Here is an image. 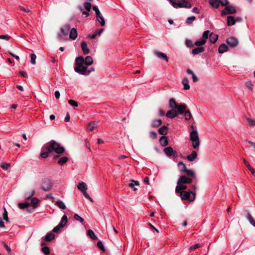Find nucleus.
Masks as SVG:
<instances>
[{
	"mask_svg": "<svg viewBox=\"0 0 255 255\" xmlns=\"http://www.w3.org/2000/svg\"><path fill=\"white\" fill-rule=\"evenodd\" d=\"M186 44L188 47H193L194 45V44L193 45L192 41L190 40H187Z\"/></svg>",
	"mask_w": 255,
	"mask_h": 255,
	"instance_id": "obj_63",
	"label": "nucleus"
},
{
	"mask_svg": "<svg viewBox=\"0 0 255 255\" xmlns=\"http://www.w3.org/2000/svg\"><path fill=\"white\" fill-rule=\"evenodd\" d=\"M29 206V203L28 202L24 203H19L18 204V207L21 209L27 208Z\"/></svg>",
	"mask_w": 255,
	"mask_h": 255,
	"instance_id": "obj_43",
	"label": "nucleus"
},
{
	"mask_svg": "<svg viewBox=\"0 0 255 255\" xmlns=\"http://www.w3.org/2000/svg\"><path fill=\"white\" fill-rule=\"evenodd\" d=\"M159 142L161 146H166L168 143L167 137L165 136H162L159 139Z\"/></svg>",
	"mask_w": 255,
	"mask_h": 255,
	"instance_id": "obj_24",
	"label": "nucleus"
},
{
	"mask_svg": "<svg viewBox=\"0 0 255 255\" xmlns=\"http://www.w3.org/2000/svg\"><path fill=\"white\" fill-rule=\"evenodd\" d=\"M218 35L213 32L210 34L209 39L212 43H215L218 40Z\"/></svg>",
	"mask_w": 255,
	"mask_h": 255,
	"instance_id": "obj_25",
	"label": "nucleus"
},
{
	"mask_svg": "<svg viewBox=\"0 0 255 255\" xmlns=\"http://www.w3.org/2000/svg\"><path fill=\"white\" fill-rule=\"evenodd\" d=\"M75 65L74 70L76 72L83 75H88L91 72L94 71V68L87 70L86 66L84 65V58L83 56H79L75 59Z\"/></svg>",
	"mask_w": 255,
	"mask_h": 255,
	"instance_id": "obj_1",
	"label": "nucleus"
},
{
	"mask_svg": "<svg viewBox=\"0 0 255 255\" xmlns=\"http://www.w3.org/2000/svg\"><path fill=\"white\" fill-rule=\"evenodd\" d=\"M167 118L170 119H173L177 117L178 115L175 110H172L168 111L166 114Z\"/></svg>",
	"mask_w": 255,
	"mask_h": 255,
	"instance_id": "obj_19",
	"label": "nucleus"
},
{
	"mask_svg": "<svg viewBox=\"0 0 255 255\" xmlns=\"http://www.w3.org/2000/svg\"><path fill=\"white\" fill-rule=\"evenodd\" d=\"M67 217L66 215H64L62 216L60 222L58 225H59V226H61L62 228H63L67 224Z\"/></svg>",
	"mask_w": 255,
	"mask_h": 255,
	"instance_id": "obj_28",
	"label": "nucleus"
},
{
	"mask_svg": "<svg viewBox=\"0 0 255 255\" xmlns=\"http://www.w3.org/2000/svg\"><path fill=\"white\" fill-rule=\"evenodd\" d=\"M226 42L231 47H237L239 44L238 39L234 37H230L226 40Z\"/></svg>",
	"mask_w": 255,
	"mask_h": 255,
	"instance_id": "obj_13",
	"label": "nucleus"
},
{
	"mask_svg": "<svg viewBox=\"0 0 255 255\" xmlns=\"http://www.w3.org/2000/svg\"><path fill=\"white\" fill-rule=\"evenodd\" d=\"M42 251L46 255H48L50 253L49 249L47 246L43 247L42 248Z\"/></svg>",
	"mask_w": 255,
	"mask_h": 255,
	"instance_id": "obj_50",
	"label": "nucleus"
},
{
	"mask_svg": "<svg viewBox=\"0 0 255 255\" xmlns=\"http://www.w3.org/2000/svg\"><path fill=\"white\" fill-rule=\"evenodd\" d=\"M200 247V244H196L194 245H193L192 246H191L189 248V250L190 251H192L197 248H198L199 247Z\"/></svg>",
	"mask_w": 255,
	"mask_h": 255,
	"instance_id": "obj_59",
	"label": "nucleus"
},
{
	"mask_svg": "<svg viewBox=\"0 0 255 255\" xmlns=\"http://www.w3.org/2000/svg\"><path fill=\"white\" fill-rule=\"evenodd\" d=\"M77 37V30L75 28H72L69 31V38L72 40H75Z\"/></svg>",
	"mask_w": 255,
	"mask_h": 255,
	"instance_id": "obj_20",
	"label": "nucleus"
},
{
	"mask_svg": "<svg viewBox=\"0 0 255 255\" xmlns=\"http://www.w3.org/2000/svg\"><path fill=\"white\" fill-rule=\"evenodd\" d=\"M197 152L195 151H192L191 153L187 156V158L190 161H193L197 158Z\"/></svg>",
	"mask_w": 255,
	"mask_h": 255,
	"instance_id": "obj_23",
	"label": "nucleus"
},
{
	"mask_svg": "<svg viewBox=\"0 0 255 255\" xmlns=\"http://www.w3.org/2000/svg\"><path fill=\"white\" fill-rule=\"evenodd\" d=\"M78 189L82 192L86 191L87 189V186L84 182H81L77 186Z\"/></svg>",
	"mask_w": 255,
	"mask_h": 255,
	"instance_id": "obj_21",
	"label": "nucleus"
},
{
	"mask_svg": "<svg viewBox=\"0 0 255 255\" xmlns=\"http://www.w3.org/2000/svg\"><path fill=\"white\" fill-rule=\"evenodd\" d=\"M3 218L6 222H8V214L5 208H4V212L3 213Z\"/></svg>",
	"mask_w": 255,
	"mask_h": 255,
	"instance_id": "obj_52",
	"label": "nucleus"
},
{
	"mask_svg": "<svg viewBox=\"0 0 255 255\" xmlns=\"http://www.w3.org/2000/svg\"><path fill=\"white\" fill-rule=\"evenodd\" d=\"M97 20L100 22L101 26H104L105 24V21L103 16L100 14L96 16Z\"/></svg>",
	"mask_w": 255,
	"mask_h": 255,
	"instance_id": "obj_38",
	"label": "nucleus"
},
{
	"mask_svg": "<svg viewBox=\"0 0 255 255\" xmlns=\"http://www.w3.org/2000/svg\"><path fill=\"white\" fill-rule=\"evenodd\" d=\"M167 132V127L163 126L160 128L158 129V132L162 135H165Z\"/></svg>",
	"mask_w": 255,
	"mask_h": 255,
	"instance_id": "obj_39",
	"label": "nucleus"
},
{
	"mask_svg": "<svg viewBox=\"0 0 255 255\" xmlns=\"http://www.w3.org/2000/svg\"><path fill=\"white\" fill-rule=\"evenodd\" d=\"M210 33L209 30L205 31L203 33L202 38L207 41V39L209 37Z\"/></svg>",
	"mask_w": 255,
	"mask_h": 255,
	"instance_id": "obj_45",
	"label": "nucleus"
},
{
	"mask_svg": "<svg viewBox=\"0 0 255 255\" xmlns=\"http://www.w3.org/2000/svg\"><path fill=\"white\" fill-rule=\"evenodd\" d=\"M51 153V152H49L47 150H42L41 149V153L40 154V157L42 158H45L48 157L49 153Z\"/></svg>",
	"mask_w": 255,
	"mask_h": 255,
	"instance_id": "obj_46",
	"label": "nucleus"
},
{
	"mask_svg": "<svg viewBox=\"0 0 255 255\" xmlns=\"http://www.w3.org/2000/svg\"><path fill=\"white\" fill-rule=\"evenodd\" d=\"M36 56L35 54H31L30 55V62L32 64H36Z\"/></svg>",
	"mask_w": 255,
	"mask_h": 255,
	"instance_id": "obj_49",
	"label": "nucleus"
},
{
	"mask_svg": "<svg viewBox=\"0 0 255 255\" xmlns=\"http://www.w3.org/2000/svg\"><path fill=\"white\" fill-rule=\"evenodd\" d=\"M88 235L93 240H97V237L95 234L94 232L91 229L88 230Z\"/></svg>",
	"mask_w": 255,
	"mask_h": 255,
	"instance_id": "obj_42",
	"label": "nucleus"
},
{
	"mask_svg": "<svg viewBox=\"0 0 255 255\" xmlns=\"http://www.w3.org/2000/svg\"><path fill=\"white\" fill-rule=\"evenodd\" d=\"M236 23L235 18L231 15H229L227 17V22L228 26H231L234 25Z\"/></svg>",
	"mask_w": 255,
	"mask_h": 255,
	"instance_id": "obj_22",
	"label": "nucleus"
},
{
	"mask_svg": "<svg viewBox=\"0 0 255 255\" xmlns=\"http://www.w3.org/2000/svg\"><path fill=\"white\" fill-rule=\"evenodd\" d=\"M178 165L179 168V170L181 172H184L187 169L185 164L183 162L180 161L178 162Z\"/></svg>",
	"mask_w": 255,
	"mask_h": 255,
	"instance_id": "obj_37",
	"label": "nucleus"
},
{
	"mask_svg": "<svg viewBox=\"0 0 255 255\" xmlns=\"http://www.w3.org/2000/svg\"><path fill=\"white\" fill-rule=\"evenodd\" d=\"M82 193H83V195L84 196V197H85L86 199H87L89 200H90V201H91V202H93V200H92V199L90 197V196H89V194L87 193V192H86V191L84 192H83Z\"/></svg>",
	"mask_w": 255,
	"mask_h": 255,
	"instance_id": "obj_60",
	"label": "nucleus"
},
{
	"mask_svg": "<svg viewBox=\"0 0 255 255\" xmlns=\"http://www.w3.org/2000/svg\"><path fill=\"white\" fill-rule=\"evenodd\" d=\"M186 120H189L192 118V115L189 110H186L184 113Z\"/></svg>",
	"mask_w": 255,
	"mask_h": 255,
	"instance_id": "obj_44",
	"label": "nucleus"
},
{
	"mask_svg": "<svg viewBox=\"0 0 255 255\" xmlns=\"http://www.w3.org/2000/svg\"><path fill=\"white\" fill-rule=\"evenodd\" d=\"M93 63V60L91 56H87L85 59H84V64L86 67L91 65Z\"/></svg>",
	"mask_w": 255,
	"mask_h": 255,
	"instance_id": "obj_18",
	"label": "nucleus"
},
{
	"mask_svg": "<svg viewBox=\"0 0 255 255\" xmlns=\"http://www.w3.org/2000/svg\"><path fill=\"white\" fill-rule=\"evenodd\" d=\"M97 127V123L95 122H91L87 125V129L89 131H92Z\"/></svg>",
	"mask_w": 255,
	"mask_h": 255,
	"instance_id": "obj_27",
	"label": "nucleus"
},
{
	"mask_svg": "<svg viewBox=\"0 0 255 255\" xmlns=\"http://www.w3.org/2000/svg\"><path fill=\"white\" fill-rule=\"evenodd\" d=\"M184 172L185 173V174L187 176V177L192 178L194 177L195 176V173L193 170L188 169L187 168L186 170Z\"/></svg>",
	"mask_w": 255,
	"mask_h": 255,
	"instance_id": "obj_32",
	"label": "nucleus"
},
{
	"mask_svg": "<svg viewBox=\"0 0 255 255\" xmlns=\"http://www.w3.org/2000/svg\"><path fill=\"white\" fill-rule=\"evenodd\" d=\"M193 181V178L187 177L185 175H181L179 177L177 184H190Z\"/></svg>",
	"mask_w": 255,
	"mask_h": 255,
	"instance_id": "obj_11",
	"label": "nucleus"
},
{
	"mask_svg": "<svg viewBox=\"0 0 255 255\" xmlns=\"http://www.w3.org/2000/svg\"><path fill=\"white\" fill-rule=\"evenodd\" d=\"M62 228L61 226H59V225H58L57 226L54 228L53 229V232L54 233H57Z\"/></svg>",
	"mask_w": 255,
	"mask_h": 255,
	"instance_id": "obj_61",
	"label": "nucleus"
},
{
	"mask_svg": "<svg viewBox=\"0 0 255 255\" xmlns=\"http://www.w3.org/2000/svg\"><path fill=\"white\" fill-rule=\"evenodd\" d=\"M170 2L174 7L190 8L191 4L185 0H169Z\"/></svg>",
	"mask_w": 255,
	"mask_h": 255,
	"instance_id": "obj_5",
	"label": "nucleus"
},
{
	"mask_svg": "<svg viewBox=\"0 0 255 255\" xmlns=\"http://www.w3.org/2000/svg\"><path fill=\"white\" fill-rule=\"evenodd\" d=\"M190 139L192 141V147L194 149H197L200 146V142L199 135L196 130L193 129L190 133Z\"/></svg>",
	"mask_w": 255,
	"mask_h": 255,
	"instance_id": "obj_4",
	"label": "nucleus"
},
{
	"mask_svg": "<svg viewBox=\"0 0 255 255\" xmlns=\"http://www.w3.org/2000/svg\"><path fill=\"white\" fill-rule=\"evenodd\" d=\"M74 218L75 220L80 222L81 223H82L84 222V219H83L82 217H81L77 214H75L74 215Z\"/></svg>",
	"mask_w": 255,
	"mask_h": 255,
	"instance_id": "obj_51",
	"label": "nucleus"
},
{
	"mask_svg": "<svg viewBox=\"0 0 255 255\" xmlns=\"http://www.w3.org/2000/svg\"><path fill=\"white\" fill-rule=\"evenodd\" d=\"M1 167L4 169H8L10 167L9 163H2L1 164Z\"/></svg>",
	"mask_w": 255,
	"mask_h": 255,
	"instance_id": "obj_57",
	"label": "nucleus"
},
{
	"mask_svg": "<svg viewBox=\"0 0 255 255\" xmlns=\"http://www.w3.org/2000/svg\"><path fill=\"white\" fill-rule=\"evenodd\" d=\"M187 188V186L184 184H177L175 188V192L176 193H179L180 194V192L184 191L183 190L186 189Z\"/></svg>",
	"mask_w": 255,
	"mask_h": 255,
	"instance_id": "obj_16",
	"label": "nucleus"
},
{
	"mask_svg": "<svg viewBox=\"0 0 255 255\" xmlns=\"http://www.w3.org/2000/svg\"><path fill=\"white\" fill-rule=\"evenodd\" d=\"M236 12L237 10L235 6L228 4L221 11V15L222 16H223L227 14H234Z\"/></svg>",
	"mask_w": 255,
	"mask_h": 255,
	"instance_id": "obj_7",
	"label": "nucleus"
},
{
	"mask_svg": "<svg viewBox=\"0 0 255 255\" xmlns=\"http://www.w3.org/2000/svg\"><path fill=\"white\" fill-rule=\"evenodd\" d=\"M79 9L82 12V15L87 17L89 15V12L91 9V4L89 2H86L84 3V8L81 6H79Z\"/></svg>",
	"mask_w": 255,
	"mask_h": 255,
	"instance_id": "obj_8",
	"label": "nucleus"
},
{
	"mask_svg": "<svg viewBox=\"0 0 255 255\" xmlns=\"http://www.w3.org/2000/svg\"><path fill=\"white\" fill-rule=\"evenodd\" d=\"M182 84L184 86V90H188L190 89V85L189 84V81L187 78H184L182 80Z\"/></svg>",
	"mask_w": 255,
	"mask_h": 255,
	"instance_id": "obj_36",
	"label": "nucleus"
},
{
	"mask_svg": "<svg viewBox=\"0 0 255 255\" xmlns=\"http://www.w3.org/2000/svg\"><path fill=\"white\" fill-rule=\"evenodd\" d=\"M209 4L213 7L218 8L219 7V2L217 0H209Z\"/></svg>",
	"mask_w": 255,
	"mask_h": 255,
	"instance_id": "obj_33",
	"label": "nucleus"
},
{
	"mask_svg": "<svg viewBox=\"0 0 255 255\" xmlns=\"http://www.w3.org/2000/svg\"><path fill=\"white\" fill-rule=\"evenodd\" d=\"M206 42V40L201 38L195 42L194 45L197 47H202L201 46L204 45Z\"/></svg>",
	"mask_w": 255,
	"mask_h": 255,
	"instance_id": "obj_29",
	"label": "nucleus"
},
{
	"mask_svg": "<svg viewBox=\"0 0 255 255\" xmlns=\"http://www.w3.org/2000/svg\"><path fill=\"white\" fill-rule=\"evenodd\" d=\"M154 53L158 58L163 60L166 62H167L168 61V57L163 52L155 51Z\"/></svg>",
	"mask_w": 255,
	"mask_h": 255,
	"instance_id": "obj_14",
	"label": "nucleus"
},
{
	"mask_svg": "<svg viewBox=\"0 0 255 255\" xmlns=\"http://www.w3.org/2000/svg\"><path fill=\"white\" fill-rule=\"evenodd\" d=\"M92 9H93V10H94L95 11L96 16L98 15H100V14H101L100 11L98 7L97 6H93L92 7Z\"/></svg>",
	"mask_w": 255,
	"mask_h": 255,
	"instance_id": "obj_58",
	"label": "nucleus"
},
{
	"mask_svg": "<svg viewBox=\"0 0 255 255\" xmlns=\"http://www.w3.org/2000/svg\"><path fill=\"white\" fill-rule=\"evenodd\" d=\"M56 206H57L60 209L64 210L66 209V206L64 202L60 200H57L55 204Z\"/></svg>",
	"mask_w": 255,
	"mask_h": 255,
	"instance_id": "obj_31",
	"label": "nucleus"
},
{
	"mask_svg": "<svg viewBox=\"0 0 255 255\" xmlns=\"http://www.w3.org/2000/svg\"><path fill=\"white\" fill-rule=\"evenodd\" d=\"M34 194H35V191L32 190L29 194H28V195L26 194V195H25V196L26 198L28 199V198H31L32 196H33L34 195Z\"/></svg>",
	"mask_w": 255,
	"mask_h": 255,
	"instance_id": "obj_64",
	"label": "nucleus"
},
{
	"mask_svg": "<svg viewBox=\"0 0 255 255\" xmlns=\"http://www.w3.org/2000/svg\"><path fill=\"white\" fill-rule=\"evenodd\" d=\"M162 124V121L161 120H155L153 121L152 124V127L156 128Z\"/></svg>",
	"mask_w": 255,
	"mask_h": 255,
	"instance_id": "obj_41",
	"label": "nucleus"
},
{
	"mask_svg": "<svg viewBox=\"0 0 255 255\" xmlns=\"http://www.w3.org/2000/svg\"><path fill=\"white\" fill-rule=\"evenodd\" d=\"M247 122L249 125L255 127V120L252 119H247Z\"/></svg>",
	"mask_w": 255,
	"mask_h": 255,
	"instance_id": "obj_54",
	"label": "nucleus"
},
{
	"mask_svg": "<svg viewBox=\"0 0 255 255\" xmlns=\"http://www.w3.org/2000/svg\"><path fill=\"white\" fill-rule=\"evenodd\" d=\"M97 245L99 248H100L102 251H105V248L103 244L101 241H99L97 242Z\"/></svg>",
	"mask_w": 255,
	"mask_h": 255,
	"instance_id": "obj_56",
	"label": "nucleus"
},
{
	"mask_svg": "<svg viewBox=\"0 0 255 255\" xmlns=\"http://www.w3.org/2000/svg\"><path fill=\"white\" fill-rule=\"evenodd\" d=\"M195 18L196 17L194 16L189 17L187 18L186 22L188 25L191 24Z\"/></svg>",
	"mask_w": 255,
	"mask_h": 255,
	"instance_id": "obj_48",
	"label": "nucleus"
},
{
	"mask_svg": "<svg viewBox=\"0 0 255 255\" xmlns=\"http://www.w3.org/2000/svg\"><path fill=\"white\" fill-rule=\"evenodd\" d=\"M169 107L172 110H175L177 115H182L186 111V106L184 104L178 105L174 99H170L169 101Z\"/></svg>",
	"mask_w": 255,
	"mask_h": 255,
	"instance_id": "obj_3",
	"label": "nucleus"
},
{
	"mask_svg": "<svg viewBox=\"0 0 255 255\" xmlns=\"http://www.w3.org/2000/svg\"><path fill=\"white\" fill-rule=\"evenodd\" d=\"M139 182L138 181H135L133 180H131L130 181V183L129 184V187L133 188L134 191L137 190V188H135V186H139Z\"/></svg>",
	"mask_w": 255,
	"mask_h": 255,
	"instance_id": "obj_30",
	"label": "nucleus"
},
{
	"mask_svg": "<svg viewBox=\"0 0 255 255\" xmlns=\"http://www.w3.org/2000/svg\"><path fill=\"white\" fill-rule=\"evenodd\" d=\"M205 50V48L204 47H198L193 49L192 50V54L194 55H197L200 53H202L204 52Z\"/></svg>",
	"mask_w": 255,
	"mask_h": 255,
	"instance_id": "obj_17",
	"label": "nucleus"
},
{
	"mask_svg": "<svg viewBox=\"0 0 255 255\" xmlns=\"http://www.w3.org/2000/svg\"><path fill=\"white\" fill-rule=\"evenodd\" d=\"M150 136L152 138H156L157 137V133L155 131H152L150 132Z\"/></svg>",
	"mask_w": 255,
	"mask_h": 255,
	"instance_id": "obj_62",
	"label": "nucleus"
},
{
	"mask_svg": "<svg viewBox=\"0 0 255 255\" xmlns=\"http://www.w3.org/2000/svg\"><path fill=\"white\" fill-rule=\"evenodd\" d=\"M68 103L73 107H77L78 106L77 102L72 100H69Z\"/></svg>",
	"mask_w": 255,
	"mask_h": 255,
	"instance_id": "obj_53",
	"label": "nucleus"
},
{
	"mask_svg": "<svg viewBox=\"0 0 255 255\" xmlns=\"http://www.w3.org/2000/svg\"><path fill=\"white\" fill-rule=\"evenodd\" d=\"M163 151L168 156H172L174 157H176L178 156L177 152L175 150H174L173 148L170 146L165 148Z\"/></svg>",
	"mask_w": 255,
	"mask_h": 255,
	"instance_id": "obj_12",
	"label": "nucleus"
},
{
	"mask_svg": "<svg viewBox=\"0 0 255 255\" xmlns=\"http://www.w3.org/2000/svg\"><path fill=\"white\" fill-rule=\"evenodd\" d=\"M52 187V183L49 179H44L41 184V188L45 191H49Z\"/></svg>",
	"mask_w": 255,
	"mask_h": 255,
	"instance_id": "obj_10",
	"label": "nucleus"
},
{
	"mask_svg": "<svg viewBox=\"0 0 255 255\" xmlns=\"http://www.w3.org/2000/svg\"><path fill=\"white\" fill-rule=\"evenodd\" d=\"M54 237V234L51 232H50L45 236L44 240L47 242H49L53 240Z\"/></svg>",
	"mask_w": 255,
	"mask_h": 255,
	"instance_id": "obj_34",
	"label": "nucleus"
},
{
	"mask_svg": "<svg viewBox=\"0 0 255 255\" xmlns=\"http://www.w3.org/2000/svg\"><path fill=\"white\" fill-rule=\"evenodd\" d=\"M68 157L64 156L61 157L58 161L59 165H63L68 161Z\"/></svg>",
	"mask_w": 255,
	"mask_h": 255,
	"instance_id": "obj_47",
	"label": "nucleus"
},
{
	"mask_svg": "<svg viewBox=\"0 0 255 255\" xmlns=\"http://www.w3.org/2000/svg\"><path fill=\"white\" fill-rule=\"evenodd\" d=\"M247 218L250 223V224L253 225L254 227H255V221L253 219V217L251 215L250 213L247 212Z\"/></svg>",
	"mask_w": 255,
	"mask_h": 255,
	"instance_id": "obj_35",
	"label": "nucleus"
},
{
	"mask_svg": "<svg viewBox=\"0 0 255 255\" xmlns=\"http://www.w3.org/2000/svg\"><path fill=\"white\" fill-rule=\"evenodd\" d=\"M180 197L182 200L193 202L195 199L196 193L192 191H182L180 192Z\"/></svg>",
	"mask_w": 255,
	"mask_h": 255,
	"instance_id": "obj_6",
	"label": "nucleus"
},
{
	"mask_svg": "<svg viewBox=\"0 0 255 255\" xmlns=\"http://www.w3.org/2000/svg\"><path fill=\"white\" fill-rule=\"evenodd\" d=\"M42 150H47L51 152L54 151L57 154H61L65 151V148L54 140H51L45 144L42 147Z\"/></svg>",
	"mask_w": 255,
	"mask_h": 255,
	"instance_id": "obj_2",
	"label": "nucleus"
},
{
	"mask_svg": "<svg viewBox=\"0 0 255 255\" xmlns=\"http://www.w3.org/2000/svg\"><path fill=\"white\" fill-rule=\"evenodd\" d=\"M39 200L38 198L36 197H33L31 200L30 204L33 208H35L38 203H39Z\"/></svg>",
	"mask_w": 255,
	"mask_h": 255,
	"instance_id": "obj_40",
	"label": "nucleus"
},
{
	"mask_svg": "<svg viewBox=\"0 0 255 255\" xmlns=\"http://www.w3.org/2000/svg\"><path fill=\"white\" fill-rule=\"evenodd\" d=\"M229 50L228 46L225 44H222L219 47V52L220 53H224Z\"/></svg>",
	"mask_w": 255,
	"mask_h": 255,
	"instance_id": "obj_26",
	"label": "nucleus"
},
{
	"mask_svg": "<svg viewBox=\"0 0 255 255\" xmlns=\"http://www.w3.org/2000/svg\"><path fill=\"white\" fill-rule=\"evenodd\" d=\"M70 30V25L69 24H65L60 29L61 34H58V37L59 39H63L64 37L67 36L69 33Z\"/></svg>",
	"mask_w": 255,
	"mask_h": 255,
	"instance_id": "obj_9",
	"label": "nucleus"
},
{
	"mask_svg": "<svg viewBox=\"0 0 255 255\" xmlns=\"http://www.w3.org/2000/svg\"><path fill=\"white\" fill-rule=\"evenodd\" d=\"M81 48L83 53L85 55L88 54L90 52V50L88 48L87 43L85 41H82L81 42Z\"/></svg>",
	"mask_w": 255,
	"mask_h": 255,
	"instance_id": "obj_15",
	"label": "nucleus"
},
{
	"mask_svg": "<svg viewBox=\"0 0 255 255\" xmlns=\"http://www.w3.org/2000/svg\"><path fill=\"white\" fill-rule=\"evenodd\" d=\"M219 4L220 3L223 6H225L229 4V1L228 0H219Z\"/></svg>",
	"mask_w": 255,
	"mask_h": 255,
	"instance_id": "obj_55",
	"label": "nucleus"
}]
</instances>
